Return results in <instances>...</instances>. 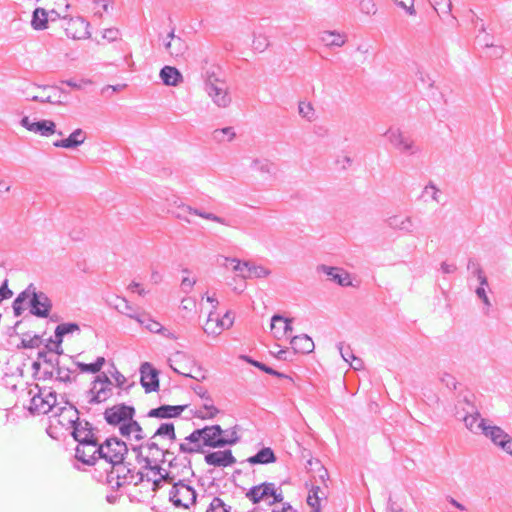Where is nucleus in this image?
Returning <instances> with one entry per match:
<instances>
[{"label": "nucleus", "instance_id": "obj_1", "mask_svg": "<svg viewBox=\"0 0 512 512\" xmlns=\"http://www.w3.org/2000/svg\"><path fill=\"white\" fill-rule=\"evenodd\" d=\"M237 438H224V430L220 425L205 426L195 429L184 441L179 444V452L184 454L204 453V447L222 448L227 445H235Z\"/></svg>", "mask_w": 512, "mask_h": 512}, {"label": "nucleus", "instance_id": "obj_2", "mask_svg": "<svg viewBox=\"0 0 512 512\" xmlns=\"http://www.w3.org/2000/svg\"><path fill=\"white\" fill-rule=\"evenodd\" d=\"M127 453V444L117 437L108 438L100 445L101 459H104L111 465V471L107 475L109 483H112L115 472H117V477H119V470L125 469L124 458Z\"/></svg>", "mask_w": 512, "mask_h": 512}, {"label": "nucleus", "instance_id": "obj_3", "mask_svg": "<svg viewBox=\"0 0 512 512\" xmlns=\"http://www.w3.org/2000/svg\"><path fill=\"white\" fill-rule=\"evenodd\" d=\"M184 454L182 457H172L168 470L160 471L158 478H153V490L156 491L161 488L162 482H181L190 481L194 476V471L191 465V459Z\"/></svg>", "mask_w": 512, "mask_h": 512}, {"label": "nucleus", "instance_id": "obj_4", "mask_svg": "<svg viewBox=\"0 0 512 512\" xmlns=\"http://www.w3.org/2000/svg\"><path fill=\"white\" fill-rule=\"evenodd\" d=\"M155 439L156 438H153L152 435L145 443L140 445H133L131 448L132 451L136 453L137 458H143L145 467L151 470V472L154 474V477L156 474H160V471L163 470L159 465L152 466V462H156L158 460L159 454L163 449L159 447Z\"/></svg>", "mask_w": 512, "mask_h": 512}, {"label": "nucleus", "instance_id": "obj_5", "mask_svg": "<svg viewBox=\"0 0 512 512\" xmlns=\"http://www.w3.org/2000/svg\"><path fill=\"white\" fill-rule=\"evenodd\" d=\"M172 488L169 492V499L175 507L188 509L196 503L197 493L189 484L190 481L170 482Z\"/></svg>", "mask_w": 512, "mask_h": 512}, {"label": "nucleus", "instance_id": "obj_6", "mask_svg": "<svg viewBox=\"0 0 512 512\" xmlns=\"http://www.w3.org/2000/svg\"><path fill=\"white\" fill-rule=\"evenodd\" d=\"M113 395V383L105 373L99 374L87 391V402L90 405L100 404Z\"/></svg>", "mask_w": 512, "mask_h": 512}, {"label": "nucleus", "instance_id": "obj_7", "mask_svg": "<svg viewBox=\"0 0 512 512\" xmlns=\"http://www.w3.org/2000/svg\"><path fill=\"white\" fill-rule=\"evenodd\" d=\"M385 135L394 149L403 155L413 156L420 152V147L415 141L398 128L388 129Z\"/></svg>", "mask_w": 512, "mask_h": 512}, {"label": "nucleus", "instance_id": "obj_8", "mask_svg": "<svg viewBox=\"0 0 512 512\" xmlns=\"http://www.w3.org/2000/svg\"><path fill=\"white\" fill-rule=\"evenodd\" d=\"M135 408L124 403L113 405L104 412L105 421L111 426L124 425L132 420L135 416Z\"/></svg>", "mask_w": 512, "mask_h": 512}, {"label": "nucleus", "instance_id": "obj_9", "mask_svg": "<svg viewBox=\"0 0 512 512\" xmlns=\"http://www.w3.org/2000/svg\"><path fill=\"white\" fill-rule=\"evenodd\" d=\"M173 214L179 220L185 221L187 223H191V219L189 215H196L203 219L210 220L225 226H232L230 222L226 219L219 217L213 213L206 212L201 209L193 208L190 205H186L184 203H180L176 206V209L173 211Z\"/></svg>", "mask_w": 512, "mask_h": 512}, {"label": "nucleus", "instance_id": "obj_10", "mask_svg": "<svg viewBox=\"0 0 512 512\" xmlns=\"http://www.w3.org/2000/svg\"><path fill=\"white\" fill-rule=\"evenodd\" d=\"M71 409H73L76 418L70 419L69 422L73 428L72 436L78 442V445L97 439L93 433L91 423L86 420H80L78 417L79 412L74 406H71Z\"/></svg>", "mask_w": 512, "mask_h": 512}, {"label": "nucleus", "instance_id": "obj_11", "mask_svg": "<svg viewBox=\"0 0 512 512\" xmlns=\"http://www.w3.org/2000/svg\"><path fill=\"white\" fill-rule=\"evenodd\" d=\"M211 101L219 108H226L231 104L229 89L224 80L204 87Z\"/></svg>", "mask_w": 512, "mask_h": 512}, {"label": "nucleus", "instance_id": "obj_12", "mask_svg": "<svg viewBox=\"0 0 512 512\" xmlns=\"http://www.w3.org/2000/svg\"><path fill=\"white\" fill-rule=\"evenodd\" d=\"M100 445L97 439L77 445L75 457L84 464L94 465L98 459H101Z\"/></svg>", "mask_w": 512, "mask_h": 512}, {"label": "nucleus", "instance_id": "obj_13", "mask_svg": "<svg viewBox=\"0 0 512 512\" xmlns=\"http://www.w3.org/2000/svg\"><path fill=\"white\" fill-rule=\"evenodd\" d=\"M52 309V301L42 291H36L30 299V313L39 318L49 316Z\"/></svg>", "mask_w": 512, "mask_h": 512}, {"label": "nucleus", "instance_id": "obj_14", "mask_svg": "<svg viewBox=\"0 0 512 512\" xmlns=\"http://www.w3.org/2000/svg\"><path fill=\"white\" fill-rule=\"evenodd\" d=\"M48 11L49 20L54 22L58 19H67L69 17L68 10L70 4L67 0H37Z\"/></svg>", "mask_w": 512, "mask_h": 512}, {"label": "nucleus", "instance_id": "obj_15", "mask_svg": "<svg viewBox=\"0 0 512 512\" xmlns=\"http://www.w3.org/2000/svg\"><path fill=\"white\" fill-rule=\"evenodd\" d=\"M141 385L146 393L154 392L159 389V372L152 367L149 362H144L140 366Z\"/></svg>", "mask_w": 512, "mask_h": 512}, {"label": "nucleus", "instance_id": "obj_16", "mask_svg": "<svg viewBox=\"0 0 512 512\" xmlns=\"http://www.w3.org/2000/svg\"><path fill=\"white\" fill-rule=\"evenodd\" d=\"M317 272H321L327 275L329 277V280L337 283L340 286H352L350 274L343 268L321 264L317 266Z\"/></svg>", "mask_w": 512, "mask_h": 512}, {"label": "nucleus", "instance_id": "obj_17", "mask_svg": "<svg viewBox=\"0 0 512 512\" xmlns=\"http://www.w3.org/2000/svg\"><path fill=\"white\" fill-rule=\"evenodd\" d=\"M20 123L27 130L34 133H38L41 136L48 137L56 132V124L51 120H41L37 122H32L28 116H25L21 119Z\"/></svg>", "mask_w": 512, "mask_h": 512}, {"label": "nucleus", "instance_id": "obj_18", "mask_svg": "<svg viewBox=\"0 0 512 512\" xmlns=\"http://www.w3.org/2000/svg\"><path fill=\"white\" fill-rule=\"evenodd\" d=\"M89 23L82 17L69 18L65 27V33L72 39H84L89 37Z\"/></svg>", "mask_w": 512, "mask_h": 512}, {"label": "nucleus", "instance_id": "obj_19", "mask_svg": "<svg viewBox=\"0 0 512 512\" xmlns=\"http://www.w3.org/2000/svg\"><path fill=\"white\" fill-rule=\"evenodd\" d=\"M271 494H274V483L263 482L259 485L251 487L245 494L253 504H257L261 501H267Z\"/></svg>", "mask_w": 512, "mask_h": 512}, {"label": "nucleus", "instance_id": "obj_20", "mask_svg": "<svg viewBox=\"0 0 512 512\" xmlns=\"http://www.w3.org/2000/svg\"><path fill=\"white\" fill-rule=\"evenodd\" d=\"M205 462L214 467H229L236 463L231 450L215 451L205 455Z\"/></svg>", "mask_w": 512, "mask_h": 512}, {"label": "nucleus", "instance_id": "obj_21", "mask_svg": "<svg viewBox=\"0 0 512 512\" xmlns=\"http://www.w3.org/2000/svg\"><path fill=\"white\" fill-rule=\"evenodd\" d=\"M201 78L204 82V87L222 81L220 66L211 63L207 58L202 60Z\"/></svg>", "mask_w": 512, "mask_h": 512}, {"label": "nucleus", "instance_id": "obj_22", "mask_svg": "<svg viewBox=\"0 0 512 512\" xmlns=\"http://www.w3.org/2000/svg\"><path fill=\"white\" fill-rule=\"evenodd\" d=\"M187 405H161L148 411L147 418L169 419L181 415Z\"/></svg>", "mask_w": 512, "mask_h": 512}, {"label": "nucleus", "instance_id": "obj_23", "mask_svg": "<svg viewBox=\"0 0 512 512\" xmlns=\"http://www.w3.org/2000/svg\"><path fill=\"white\" fill-rule=\"evenodd\" d=\"M465 424V427L474 434H479L485 425L486 419L480 417L477 407H471L459 418Z\"/></svg>", "mask_w": 512, "mask_h": 512}, {"label": "nucleus", "instance_id": "obj_24", "mask_svg": "<svg viewBox=\"0 0 512 512\" xmlns=\"http://www.w3.org/2000/svg\"><path fill=\"white\" fill-rule=\"evenodd\" d=\"M167 38L169 41L165 43V48L168 53L174 58L183 57L188 50L186 41L181 37L176 36L174 34V29L168 33Z\"/></svg>", "mask_w": 512, "mask_h": 512}, {"label": "nucleus", "instance_id": "obj_25", "mask_svg": "<svg viewBox=\"0 0 512 512\" xmlns=\"http://www.w3.org/2000/svg\"><path fill=\"white\" fill-rule=\"evenodd\" d=\"M117 303H115V309L126 315L127 317L136 320L139 324H144L146 322V314L138 313L137 309L129 303V301L124 297H117Z\"/></svg>", "mask_w": 512, "mask_h": 512}, {"label": "nucleus", "instance_id": "obj_26", "mask_svg": "<svg viewBox=\"0 0 512 512\" xmlns=\"http://www.w3.org/2000/svg\"><path fill=\"white\" fill-rule=\"evenodd\" d=\"M292 319L275 314L271 318V330L276 339H281L292 332Z\"/></svg>", "mask_w": 512, "mask_h": 512}, {"label": "nucleus", "instance_id": "obj_27", "mask_svg": "<svg viewBox=\"0 0 512 512\" xmlns=\"http://www.w3.org/2000/svg\"><path fill=\"white\" fill-rule=\"evenodd\" d=\"M231 326V319H228V323H226L225 320H220L218 316H214V312L211 311L203 329L208 335H219L224 329H228Z\"/></svg>", "mask_w": 512, "mask_h": 512}, {"label": "nucleus", "instance_id": "obj_28", "mask_svg": "<svg viewBox=\"0 0 512 512\" xmlns=\"http://www.w3.org/2000/svg\"><path fill=\"white\" fill-rule=\"evenodd\" d=\"M319 40L326 47H342L347 42V35L338 31H322L319 34Z\"/></svg>", "mask_w": 512, "mask_h": 512}, {"label": "nucleus", "instance_id": "obj_29", "mask_svg": "<svg viewBox=\"0 0 512 512\" xmlns=\"http://www.w3.org/2000/svg\"><path fill=\"white\" fill-rule=\"evenodd\" d=\"M86 140L85 132L78 128L74 130L66 139L57 140L53 143L55 147L73 149L84 143Z\"/></svg>", "mask_w": 512, "mask_h": 512}, {"label": "nucleus", "instance_id": "obj_30", "mask_svg": "<svg viewBox=\"0 0 512 512\" xmlns=\"http://www.w3.org/2000/svg\"><path fill=\"white\" fill-rule=\"evenodd\" d=\"M120 434L125 438H130L133 434V439L140 442L146 438V434L142 426L132 418V420L120 427Z\"/></svg>", "mask_w": 512, "mask_h": 512}, {"label": "nucleus", "instance_id": "obj_31", "mask_svg": "<svg viewBox=\"0 0 512 512\" xmlns=\"http://www.w3.org/2000/svg\"><path fill=\"white\" fill-rule=\"evenodd\" d=\"M290 344L296 353L306 354L314 350V343L312 339L306 334L292 337Z\"/></svg>", "mask_w": 512, "mask_h": 512}, {"label": "nucleus", "instance_id": "obj_32", "mask_svg": "<svg viewBox=\"0 0 512 512\" xmlns=\"http://www.w3.org/2000/svg\"><path fill=\"white\" fill-rule=\"evenodd\" d=\"M29 410L32 414L38 415L50 412V406L46 403L44 391H42V389H38V392L32 396Z\"/></svg>", "mask_w": 512, "mask_h": 512}, {"label": "nucleus", "instance_id": "obj_33", "mask_svg": "<svg viewBox=\"0 0 512 512\" xmlns=\"http://www.w3.org/2000/svg\"><path fill=\"white\" fill-rule=\"evenodd\" d=\"M160 78L167 86H177L183 81L180 71L172 66H164L160 70Z\"/></svg>", "mask_w": 512, "mask_h": 512}, {"label": "nucleus", "instance_id": "obj_34", "mask_svg": "<svg viewBox=\"0 0 512 512\" xmlns=\"http://www.w3.org/2000/svg\"><path fill=\"white\" fill-rule=\"evenodd\" d=\"M387 224L390 228L403 231L405 233L413 232V221L410 216L400 217L392 216L387 219Z\"/></svg>", "mask_w": 512, "mask_h": 512}, {"label": "nucleus", "instance_id": "obj_35", "mask_svg": "<svg viewBox=\"0 0 512 512\" xmlns=\"http://www.w3.org/2000/svg\"><path fill=\"white\" fill-rule=\"evenodd\" d=\"M250 168L261 174L263 177H271L273 175L274 164L265 158H253Z\"/></svg>", "mask_w": 512, "mask_h": 512}, {"label": "nucleus", "instance_id": "obj_36", "mask_svg": "<svg viewBox=\"0 0 512 512\" xmlns=\"http://www.w3.org/2000/svg\"><path fill=\"white\" fill-rule=\"evenodd\" d=\"M276 461V456L274 451L269 447H264L260 449L255 455L249 457L247 462L255 465V464H269L274 463Z\"/></svg>", "mask_w": 512, "mask_h": 512}, {"label": "nucleus", "instance_id": "obj_37", "mask_svg": "<svg viewBox=\"0 0 512 512\" xmlns=\"http://www.w3.org/2000/svg\"><path fill=\"white\" fill-rule=\"evenodd\" d=\"M49 21V14L48 11H45V8L37 7L33 11L31 25L34 30L46 29Z\"/></svg>", "mask_w": 512, "mask_h": 512}, {"label": "nucleus", "instance_id": "obj_38", "mask_svg": "<svg viewBox=\"0 0 512 512\" xmlns=\"http://www.w3.org/2000/svg\"><path fill=\"white\" fill-rule=\"evenodd\" d=\"M222 267L231 269L236 272L239 276L244 278L246 269L248 267V261H240L236 258L222 257V262L219 263Z\"/></svg>", "mask_w": 512, "mask_h": 512}, {"label": "nucleus", "instance_id": "obj_39", "mask_svg": "<svg viewBox=\"0 0 512 512\" xmlns=\"http://www.w3.org/2000/svg\"><path fill=\"white\" fill-rule=\"evenodd\" d=\"M480 434H483L485 437L489 438L492 443H497L500 438L506 437V432L501 427L496 425H489L487 424V421L482 427Z\"/></svg>", "mask_w": 512, "mask_h": 512}, {"label": "nucleus", "instance_id": "obj_40", "mask_svg": "<svg viewBox=\"0 0 512 512\" xmlns=\"http://www.w3.org/2000/svg\"><path fill=\"white\" fill-rule=\"evenodd\" d=\"M474 396L472 394H466L459 399L455 405V416L459 419L466 414V411L471 407H476L473 401Z\"/></svg>", "mask_w": 512, "mask_h": 512}, {"label": "nucleus", "instance_id": "obj_41", "mask_svg": "<svg viewBox=\"0 0 512 512\" xmlns=\"http://www.w3.org/2000/svg\"><path fill=\"white\" fill-rule=\"evenodd\" d=\"M271 274V271L262 266L248 261V267L245 272L244 278H265Z\"/></svg>", "mask_w": 512, "mask_h": 512}, {"label": "nucleus", "instance_id": "obj_42", "mask_svg": "<svg viewBox=\"0 0 512 512\" xmlns=\"http://www.w3.org/2000/svg\"><path fill=\"white\" fill-rule=\"evenodd\" d=\"M167 438L171 441L176 440L175 427L172 422L162 423L154 432L153 438Z\"/></svg>", "mask_w": 512, "mask_h": 512}, {"label": "nucleus", "instance_id": "obj_43", "mask_svg": "<svg viewBox=\"0 0 512 512\" xmlns=\"http://www.w3.org/2000/svg\"><path fill=\"white\" fill-rule=\"evenodd\" d=\"M54 368L56 370V379L58 381L64 383H72L73 381H75L76 377L71 376L75 371L64 366H61L58 358H55Z\"/></svg>", "mask_w": 512, "mask_h": 512}, {"label": "nucleus", "instance_id": "obj_44", "mask_svg": "<svg viewBox=\"0 0 512 512\" xmlns=\"http://www.w3.org/2000/svg\"><path fill=\"white\" fill-rule=\"evenodd\" d=\"M467 269L478 279L479 284L488 285V279L485 276L479 262L473 258L468 260Z\"/></svg>", "mask_w": 512, "mask_h": 512}, {"label": "nucleus", "instance_id": "obj_45", "mask_svg": "<svg viewBox=\"0 0 512 512\" xmlns=\"http://www.w3.org/2000/svg\"><path fill=\"white\" fill-rule=\"evenodd\" d=\"M105 364V358L104 357H98L95 362L93 363H82V362H76V366L79 368V370L83 373H98L103 365Z\"/></svg>", "mask_w": 512, "mask_h": 512}, {"label": "nucleus", "instance_id": "obj_46", "mask_svg": "<svg viewBox=\"0 0 512 512\" xmlns=\"http://www.w3.org/2000/svg\"><path fill=\"white\" fill-rule=\"evenodd\" d=\"M236 134L232 127H225L221 129H215L212 132V138L214 141L221 143L224 141H232L235 138Z\"/></svg>", "mask_w": 512, "mask_h": 512}, {"label": "nucleus", "instance_id": "obj_47", "mask_svg": "<svg viewBox=\"0 0 512 512\" xmlns=\"http://www.w3.org/2000/svg\"><path fill=\"white\" fill-rule=\"evenodd\" d=\"M319 493L324 494L320 487H312V489L309 491L308 497H307V504L311 507L312 512H320L321 506L320 501L321 497Z\"/></svg>", "mask_w": 512, "mask_h": 512}, {"label": "nucleus", "instance_id": "obj_48", "mask_svg": "<svg viewBox=\"0 0 512 512\" xmlns=\"http://www.w3.org/2000/svg\"><path fill=\"white\" fill-rule=\"evenodd\" d=\"M299 115L309 122H312L316 118V113L313 105L310 102L300 101L298 104Z\"/></svg>", "mask_w": 512, "mask_h": 512}, {"label": "nucleus", "instance_id": "obj_49", "mask_svg": "<svg viewBox=\"0 0 512 512\" xmlns=\"http://www.w3.org/2000/svg\"><path fill=\"white\" fill-rule=\"evenodd\" d=\"M438 15H449L451 13V0H428Z\"/></svg>", "mask_w": 512, "mask_h": 512}, {"label": "nucleus", "instance_id": "obj_50", "mask_svg": "<svg viewBox=\"0 0 512 512\" xmlns=\"http://www.w3.org/2000/svg\"><path fill=\"white\" fill-rule=\"evenodd\" d=\"M204 412L199 411L197 416L201 419H213L218 413L219 410L213 405V400L210 401H204L203 404Z\"/></svg>", "mask_w": 512, "mask_h": 512}, {"label": "nucleus", "instance_id": "obj_51", "mask_svg": "<svg viewBox=\"0 0 512 512\" xmlns=\"http://www.w3.org/2000/svg\"><path fill=\"white\" fill-rule=\"evenodd\" d=\"M488 285H481L475 290V293L479 299L482 300L484 307H483V313L485 315L489 314L490 308L492 307V304L490 302L489 297L487 296L486 289Z\"/></svg>", "mask_w": 512, "mask_h": 512}, {"label": "nucleus", "instance_id": "obj_52", "mask_svg": "<svg viewBox=\"0 0 512 512\" xmlns=\"http://www.w3.org/2000/svg\"><path fill=\"white\" fill-rule=\"evenodd\" d=\"M41 336L40 335H34L30 336L29 334H24V337L21 340L20 347L22 348H38L41 344Z\"/></svg>", "mask_w": 512, "mask_h": 512}, {"label": "nucleus", "instance_id": "obj_53", "mask_svg": "<svg viewBox=\"0 0 512 512\" xmlns=\"http://www.w3.org/2000/svg\"><path fill=\"white\" fill-rule=\"evenodd\" d=\"M269 46V40L265 35H254L253 41H252V48L255 51L263 52L267 49Z\"/></svg>", "mask_w": 512, "mask_h": 512}, {"label": "nucleus", "instance_id": "obj_54", "mask_svg": "<svg viewBox=\"0 0 512 512\" xmlns=\"http://www.w3.org/2000/svg\"><path fill=\"white\" fill-rule=\"evenodd\" d=\"M478 38L480 39V42L487 48H494V52H493V56L495 57H501L503 52H504V48L503 47H500V46H494L493 44V41H492V38L488 35V34H484V36L482 38H480V36L478 35Z\"/></svg>", "mask_w": 512, "mask_h": 512}, {"label": "nucleus", "instance_id": "obj_55", "mask_svg": "<svg viewBox=\"0 0 512 512\" xmlns=\"http://www.w3.org/2000/svg\"><path fill=\"white\" fill-rule=\"evenodd\" d=\"M36 287L34 286L33 283L29 284L27 286V288L22 291L16 298H15V302L16 304H23V302H25L27 299H31L33 297V294H35L36 292Z\"/></svg>", "mask_w": 512, "mask_h": 512}, {"label": "nucleus", "instance_id": "obj_56", "mask_svg": "<svg viewBox=\"0 0 512 512\" xmlns=\"http://www.w3.org/2000/svg\"><path fill=\"white\" fill-rule=\"evenodd\" d=\"M358 6L361 12L367 15H374L377 12V7L373 0H360Z\"/></svg>", "mask_w": 512, "mask_h": 512}, {"label": "nucleus", "instance_id": "obj_57", "mask_svg": "<svg viewBox=\"0 0 512 512\" xmlns=\"http://www.w3.org/2000/svg\"><path fill=\"white\" fill-rule=\"evenodd\" d=\"M206 512H229V509L221 498L214 497Z\"/></svg>", "mask_w": 512, "mask_h": 512}, {"label": "nucleus", "instance_id": "obj_58", "mask_svg": "<svg viewBox=\"0 0 512 512\" xmlns=\"http://www.w3.org/2000/svg\"><path fill=\"white\" fill-rule=\"evenodd\" d=\"M131 473V470L125 466V469H120L119 470V477H117V472L114 473V477H113V480L114 479H117V482H116V485L117 486H121L122 484L124 483H130L132 481V479L134 478L133 475L130 476V480L128 479V474Z\"/></svg>", "mask_w": 512, "mask_h": 512}, {"label": "nucleus", "instance_id": "obj_59", "mask_svg": "<svg viewBox=\"0 0 512 512\" xmlns=\"http://www.w3.org/2000/svg\"><path fill=\"white\" fill-rule=\"evenodd\" d=\"M184 455V453L182 452H179V448L177 449V451H174L172 449H162L161 453L159 454V456H161V461L163 463H168V467L170 466V460L171 458L174 456V457H182Z\"/></svg>", "mask_w": 512, "mask_h": 512}, {"label": "nucleus", "instance_id": "obj_60", "mask_svg": "<svg viewBox=\"0 0 512 512\" xmlns=\"http://www.w3.org/2000/svg\"><path fill=\"white\" fill-rule=\"evenodd\" d=\"M141 326H144L148 331L153 333H161L163 330V326L155 321L149 318V316L146 314V322L144 324H140Z\"/></svg>", "mask_w": 512, "mask_h": 512}, {"label": "nucleus", "instance_id": "obj_61", "mask_svg": "<svg viewBox=\"0 0 512 512\" xmlns=\"http://www.w3.org/2000/svg\"><path fill=\"white\" fill-rule=\"evenodd\" d=\"M440 381L442 384H444L447 388L451 390H456L457 388L458 382L456 378L449 373H442V375L440 376Z\"/></svg>", "mask_w": 512, "mask_h": 512}, {"label": "nucleus", "instance_id": "obj_62", "mask_svg": "<svg viewBox=\"0 0 512 512\" xmlns=\"http://www.w3.org/2000/svg\"><path fill=\"white\" fill-rule=\"evenodd\" d=\"M253 366L259 368L260 370L264 371L267 374H270V375H273V376H277V377H280V378H289L287 375L274 370L273 368L267 366L266 364H264L262 362H259V361L258 362H253Z\"/></svg>", "mask_w": 512, "mask_h": 512}, {"label": "nucleus", "instance_id": "obj_63", "mask_svg": "<svg viewBox=\"0 0 512 512\" xmlns=\"http://www.w3.org/2000/svg\"><path fill=\"white\" fill-rule=\"evenodd\" d=\"M423 193L429 194V195L431 196V198H432L436 203H439V202H440V199H439L440 190L436 187V185H435L433 182H429V183L424 187Z\"/></svg>", "mask_w": 512, "mask_h": 512}, {"label": "nucleus", "instance_id": "obj_64", "mask_svg": "<svg viewBox=\"0 0 512 512\" xmlns=\"http://www.w3.org/2000/svg\"><path fill=\"white\" fill-rule=\"evenodd\" d=\"M58 327L60 328L64 336L80 331L79 325L77 323L72 322L59 324Z\"/></svg>", "mask_w": 512, "mask_h": 512}]
</instances>
